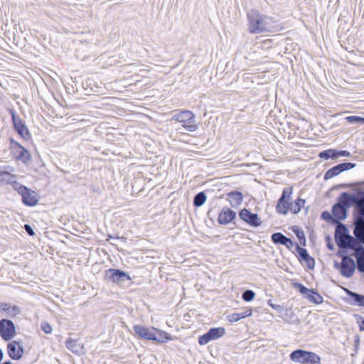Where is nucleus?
<instances>
[{
    "label": "nucleus",
    "mask_w": 364,
    "mask_h": 364,
    "mask_svg": "<svg viewBox=\"0 0 364 364\" xmlns=\"http://www.w3.org/2000/svg\"><path fill=\"white\" fill-rule=\"evenodd\" d=\"M24 230L31 236L35 235V232L29 225H24Z\"/></svg>",
    "instance_id": "nucleus-41"
},
{
    "label": "nucleus",
    "mask_w": 364,
    "mask_h": 364,
    "mask_svg": "<svg viewBox=\"0 0 364 364\" xmlns=\"http://www.w3.org/2000/svg\"><path fill=\"white\" fill-rule=\"evenodd\" d=\"M355 200L354 196L349 195L347 193H343L340 203L336 204L333 207V214L338 220H344L346 218V208L349 207L351 202Z\"/></svg>",
    "instance_id": "nucleus-2"
},
{
    "label": "nucleus",
    "mask_w": 364,
    "mask_h": 364,
    "mask_svg": "<svg viewBox=\"0 0 364 364\" xmlns=\"http://www.w3.org/2000/svg\"><path fill=\"white\" fill-rule=\"evenodd\" d=\"M206 200V196L203 192L198 193L194 198L193 204L196 207L201 206Z\"/></svg>",
    "instance_id": "nucleus-28"
},
{
    "label": "nucleus",
    "mask_w": 364,
    "mask_h": 364,
    "mask_svg": "<svg viewBox=\"0 0 364 364\" xmlns=\"http://www.w3.org/2000/svg\"><path fill=\"white\" fill-rule=\"evenodd\" d=\"M41 328L47 334L51 333L53 331L51 326L46 321L41 322Z\"/></svg>",
    "instance_id": "nucleus-33"
},
{
    "label": "nucleus",
    "mask_w": 364,
    "mask_h": 364,
    "mask_svg": "<svg viewBox=\"0 0 364 364\" xmlns=\"http://www.w3.org/2000/svg\"><path fill=\"white\" fill-rule=\"evenodd\" d=\"M226 333L225 328H212L206 333L198 338V343L205 346L211 341H215L222 338Z\"/></svg>",
    "instance_id": "nucleus-6"
},
{
    "label": "nucleus",
    "mask_w": 364,
    "mask_h": 364,
    "mask_svg": "<svg viewBox=\"0 0 364 364\" xmlns=\"http://www.w3.org/2000/svg\"><path fill=\"white\" fill-rule=\"evenodd\" d=\"M228 319L230 323H235L242 318H240V316L238 314V313H234L228 316Z\"/></svg>",
    "instance_id": "nucleus-37"
},
{
    "label": "nucleus",
    "mask_w": 364,
    "mask_h": 364,
    "mask_svg": "<svg viewBox=\"0 0 364 364\" xmlns=\"http://www.w3.org/2000/svg\"><path fill=\"white\" fill-rule=\"evenodd\" d=\"M154 329L155 332L157 333V334L156 333V341L159 343H166L168 341H171L173 339V337L170 336L167 332L159 328Z\"/></svg>",
    "instance_id": "nucleus-23"
},
{
    "label": "nucleus",
    "mask_w": 364,
    "mask_h": 364,
    "mask_svg": "<svg viewBox=\"0 0 364 364\" xmlns=\"http://www.w3.org/2000/svg\"><path fill=\"white\" fill-rule=\"evenodd\" d=\"M298 254H299V257H301V259H303L306 262V264L309 268H310V269L314 268V259L311 256H309V255L308 254L307 250L306 249L302 248V247H299L298 248Z\"/></svg>",
    "instance_id": "nucleus-20"
},
{
    "label": "nucleus",
    "mask_w": 364,
    "mask_h": 364,
    "mask_svg": "<svg viewBox=\"0 0 364 364\" xmlns=\"http://www.w3.org/2000/svg\"><path fill=\"white\" fill-rule=\"evenodd\" d=\"M172 120L182 123L183 127L188 132H195L198 129L194 114L185 110L173 116Z\"/></svg>",
    "instance_id": "nucleus-4"
},
{
    "label": "nucleus",
    "mask_w": 364,
    "mask_h": 364,
    "mask_svg": "<svg viewBox=\"0 0 364 364\" xmlns=\"http://www.w3.org/2000/svg\"><path fill=\"white\" fill-rule=\"evenodd\" d=\"M236 215V213L230 208H223L218 216V222L226 225L230 223Z\"/></svg>",
    "instance_id": "nucleus-16"
},
{
    "label": "nucleus",
    "mask_w": 364,
    "mask_h": 364,
    "mask_svg": "<svg viewBox=\"0 0 364 364\" xmlns=\"http://www.w3.org/2000/svg\"><path fill=\"white\" fill-rule=\"evenodd\" d=\"M288 208H289V212H291L294 214H296L300 211V209L298 207L296 202H291L289 203V207Z\"/></svg>",
    "instance_id": "nucleus-35"
},
{
    "label": "nucleus",
    "mask_w": 364,
    "mask_h": 364,
    "mask_svg": "<svg viewBox=\"0 0 364 364\" xmlns=\"http://www.w3.org/2000/svg\"><path fill=\"white\" fill-rule=\"evenodd\" d=\"M23 156H24V164L26 163L27 160H29L30 159V154H28V152L27 151L26 149H24V154H23Z\"/></svg>",
    "instance_id": "nucleus-44"
},
{
    "label": "nucleus",
    "mask_w": 364,
    "mask_h": 364,
    "mask_svg": "<svg viewBox=\"0 0 364 364\" xmlns=\"http://www.w3.org/2000/svg\"><path fill=\"white\" fill-rule=\"evenodd\" d=\"M0 311L6 312L9 316H14L20 313V308L16 306H11L9 303H1Z\"/></svg>",
    "instance_id": "nucleus-18"
},
{
    "label": "nucleus",
    "mask_w": 364,
    "mask_h": 364,
    "mask_svg": "<svg viewBox=\"0 0 364 364\" xmlns=\"http://www.w3.org/2000/svg\"><path fill=\"white\" fill-rule=\"evenodd\" d=\"M255 296V294L252 290H246L242 295V299L245 301H251L254 299Z\"/></svg>",
    "instance_id": "nucleus-32"
},
{
    "label": "nucleus",
    "mask_w": 364,
    "mask_h": 364,
    "mask_svg": "<svg viewBox=\"0 0 364 364\" xmlns=\"http://www.w3.org/2000/svg\"><path fill=\"white\" fill-rule=\"evenodd\" d=\"M326 214V213H323L322 214V216L324 218Z\"/></svg>",
    "instance_id": "nucleus-48"
},
{
    "label": "nucleus",
    "mask_w": 364,
    "mask_h": 364,
    "mask_svg": "<svg viewBox=\"0 0 364 364\" xmlns=\"http://www.w3.org/2000/svg\"><path fill=\"white\" fill-rule=\"evenodd\" d=\"M336 159L340 157V156H346V157H348L350 156V154L349 151H336Z\"/></svg>",
    "instance_id": "nucleus-40"
},
{
    "label": "nucleus",
    "mask_w": 364,
    "mask_h": 364,
    "mask_svg": "<svg viewBox=\"0 0 364 364\" xmlns=\"http://www.w3.org/2000/svg\"><path fill=\"white\" fill-rule=\"evenodd\" d=\"M336 150L334 149H328L323 151H321L319 154V157L324 159H336Z\"/></svg>",
    "instance_id": "nucleus-29"
},
{
    "label": "nucleus",
    "mask_w": 364,
    "mask_h": 364,
    "mask_svg": "<svg viewBox=\"0 0 364 364\" xmlns=\"http://www.w3.org/2000/svg\"><path fill=\"white\" fill-rule=\"evenodd\" d=\"M359 206V213L360 215V217L364 216V204H358Z\"/></svg>",
    "instance_id": "nucleus-43"
},
{
    "label": "nucleus",
    "mask_w": 364,
    "mask_h": 364,
    "mask_svg": "<svg viewBox=\"0 0 364 364\" xmlns=\"http://www.w3.org/2000/svg\"><path fill=\"white\" fill-rule=\"evenodd\" d=\"M289 357L292 361L303 364H318L321 360L320 357L316 353L303 350L293 351Z\"/></svg>",
    "instance_id": "nucleus-3"
},
{
    "label": "nucleus",
    "mask_w": 364,
    "mask_h": 364,
    "mask_svg": "<svg viewBox=\"0 0 364 364\" xmlns=\"http://www.w3.org/2000/svg\"><path fill=\"white\" fill-rule=\"evenodd\" d=\"M296 203L297 204L298 207L301 210V208L304 205L305 200L301 198H298L296 201Z\"/></svg>",
    "instance_id": "nucleus-42"
},
{
    "label": "nucleus",
    "mask_w": 364,
    "mask_h": 364,
    "mask_svg": "<svg viewBox=\"0 0 364 364\" xmlns=\"http://www.w3.org/2000/svg\"><path fill=\"white\" fill-rule=\"evenodd\" d=\"M3 355H4V354H3V351H2V350L0 348V362H1V361L2 360V359H3Z\"/></svg>",
    "instance_id": "nucleus-47"
},
{
    "label": "nucleus",
    "mask_w": 364,
    "mask_h": 364,
    "mask_svg": "<svg viewBox=\"0 0 364 364\" xmlns=\"http://www.w3.org/2000/svg\"><path fill=\"white\" fill-rule=\"evenodd\" d=\"M297 285L299 287V291L301 292V294H306L307 296L311 289H309L304 287L301 284H297Z\"/></svg>",
    "instance_id": "nucleus-39"
},
{
    "label": "nucleus",
    "mask_w": 364,
    "mask_h": 364,
    "mask_svg": "<svg viewBox=\"0 0 364 364\" xmlns=\"http://www.w3.org/2000/svg\"><path fill=\"white\" fill-rule=\"evenodd\" d=\"M11 153L17 160L23 157V147L17 142L11 140Z\"/></svg>",
    "instance_id": "nucleus-25"
},
{
    "label": "nucleus",
    "mask_w": 364,
    "mask_h": 364,
    "mask_svg": "<svg viewBox=\"0 0 364 364\" xmlns=\"http://www.w3.org/2000/svg\"><path fill=\"white\" fill-rule=\"evenodd\" d=\"M26 132V133H24V136H23V139H26V135H29V133L28 132V130L26 129V127L24 126V132Z\"/></svg>",
    "instance_id": "nucleus-46"
},
{
    "label": "nucleus",
    "mask_w": 364,
    "mask_h": 364,
    "mask_svg": "<svg viewBox=\"0 0 364 364\" xmlns=\"http://www.w3.org/2000/svg\"><path fill=\"white\" fill-rule=\"evenodd\" d=\"M13 178L11 179L12 182L10 181L9 182L13 183H14V185H13V187L18 191V193L23 196V186L21 185L20 183L16 182L14 181V176H12Z\"/></svg>",
    "instance_id": "nucleus-34"
},
{
    "label": "nucleus",
    "mask_w": 364,
    "mask_h": 364,
    "mask_svg": "<svg viewBox=\"0 0 364 364\" xmlns=\"http://www.w3.org/2000/svg\"><path fill=\"white\" fill-rule=\"evenodd\" d=\"M65 346L68 349L74 353L80 354L83 352V346L75 340H68L65 343Z\"/></svg>",
    "instance_id": "nucleus-21"
},
{
    "label": "nucleus",
    "mask_w": 364,
    "mask_h": 364,
    "mask_svg": "<svg viewBox=\"0 0 364 364\" xmlns=\"http://www.w3.org/2000/svg\"><path fill=\"white\" fill-rule=\"evenodd\" d=\"M360 328L361 331H364V318L362 319V321L360 323Z\"/></svg>",
    "instance_id": "nucleus-45"
},
{
    "label": "nucleus",
    "mask_w": 364,
    "mask_h": 364,
    "mask_svg": "<svg viewBox=\"0 0 364 364\" xmlns=\"http://www.w3.org/2000/svg\"><path fill=\"white\" fill-rule=\"evenodd\" d=\"M0 335L5 341H9L14 336L15 326L11 320L6 318L0 320Z\"/></svg>",
    "instance_id": "nucleus-8"
},
{
    "label": "nucleus",
    "mask_w": 364,
    "mask_h": 364,
    "mask_svg": "<svg viewBox=\"0 0 364 364\" xmlns=\"http://www.w3.org/2000/svg\"><path fill=\"white\" fill-rule=\"evenodd\" d=\"M272 240L276 244H282L286 245L288 247L292 245V242L291 239L287 237L280 232H276L272 234Z\"/></svg>",
    "instance_id": "nucleus-19"
},
{
    "label": "nucleus",
    "mask_w": 364,
    "mask_h": 364,
    "mask_svg": "<svg viewBox=\"0 0 364 364\" xmlns=\"http://www.w3.org/2000/svg\"><path fill=\"white\" fill-rule=\"evenodd\" d=\"M240 217L242 220L252 226L257 227L261 224V220L259 218L257 214L252 213L247 209H242L240 212Z\"/></svg>",
    "instance_id": "nucleus-13"
},
{
    "label": "nucleus",
    "mask_w": 364,
    "mask_h": 364,
    "mask_svg": "<svg viewBox=\"0 0 364 364\" xmlns=\"http://www.w3.org/2000/svg\"><path fill=\"white\" fill-rule=\"evenodd\" d=\"M40 199L38 193L24 186V205L35 206Z\"/></svg>",
    "instance_id": "nucleus-14"
},
{
    "label": "nucleus",
    "mask_w": 364,
    "mask_h": 364,
    "mask_svg": "<svg viewBox=\"0 0 364 364\" xmlns=\"http://www.w3.org/2000/svg\"><path fill=\"white\" fill-rule=\"evenodd\" d=\"M154 328H148L141 325H136L134 326V330L136 334L142 338L146 340L154 341L156 340V333Z\"/></svg>",
    "instance_id": "nucleus-12"
},
{
    "label": "nucleus",
    "mask_w": 364,
    "mask_h": 364,
    "mask_svg": "<svg viewBox=\"0 0 364 364\" xmlns=\"http://www.w3.org/2000/svg\"><path fill=\"white\" fill-rule=\"evenodd\" d=\"M336 238L338 246L343 248H354V245L356 243L355 240L347 234L346 228L341 223H339L336 227Z\"/></svg>",
    "instance_id": "nucleus-5"
},
{
    "label": "nucleus",
    "mask_w": 364,
    "mask_h": 364,
    "mask_svg": "<svg viewBox=\"0 0 364 364\" xmlns=\"http://www.w3.org/2000/svg\"><path fill=\"white\" fill-rule=\"evenodd\" d=\"M355 166V164L352 163H343L340 164L337 166H333L331 169H329L324 176V178L326 180L331 179L333 177L338 175L341 172L351 169Z\"/></svg>",
    "instance_id": "nucleus-11"
},
{
    "label": "nucleus",
    "mask_w": 364,
    "mask_h": 364,
    "mask_svg": "<svg viewBox=\"0 0 364 364\" xmlns=\"http://www.w3.org/2000/svg\"><path fill=\"white\" fill-rule=\"evenodd\" d=\"M350 295L353 299V303L355 304L364 306V296L353 292H350Z\"/></svg>",
    "instance_id": "nucleus-30"
},
{
    "label": "nucleus",
    "mask_w": 364,
    "mask_h": 364,
    "mask_svg": "<svg viewBox=\"0 0 364 364\" xmlns=\"http://www.w3.org/2000/svg\"><path fill=\"white\" fill-rule=\"evenodd\" d=\"M228 197L232 206H237L242 202V195L240 192L230 193Z\"/></svg>",
    "instance_id": "nucleus-24"
},
{
    "label": "nucleus",
    "mask_w": 364,
    "mask_h": 364,
    "mask_svg": "<svg viewBox=\"0 0 364 364\" xmlns=\"http://www.w3.org/2000/svg\"><path fill=\"white\" fill-rule=\"evenodd\" d=\"M9 112L11 114L12 121L15 129L17 131V132L21 136H23V122L21 119L16 116L15 112L13 109H10Z\"/></svg>",
    "instance_id": "nucleus-22"
},
{
    "label": "nucleus",
    "mask_w": 364,
    "mask_h": 364,
    "mask_svg": "<svg viewBox=\"0 0 364 364\" xmlns=\"http://www.w3.org/2000/svg\"><path fill=\"white\" fill-rule=\"evenodd\" d=\"M346 120L350 124L360 123L364 124V117L358 116H349L346 117Z\"/></svg>",
    "instance_id": "nucleus-31"
},
{
    "label": "nucleus",
    "mask_w": 364,
    "mask_h": 364,
    "mask_svg": "<svg viewBox=\"0 0 364 364\" xmlns=\"http://www.w3.org/2000/svg\"><path fill=\"white\" fill-rule=\"evenodd\" d=\"M0 176H3V178L4 180H6L7 181H11V179L13 178V176L11 175H10L7 171H1V168L0 167Z\"/></svg>",
    "instance_id": "nucleus-38"
},
{
    "label": "nucleus",
    "mask_w": 364,
    "mask_h": 364,
    "mask_svg": "<svg viewBox=\"0 0 364 364\" xmlns=\"http://www.w3.org/2000/svg\"><path fill=\"white\" fill-rule=\"evenodd\" d=\"M292 194L291 188H285L283 190L282 195L279 198L277 205V210L279 213L286 215L289 213V200Z\"/></svg>",
    "instance_id": "nucleus-7"
},
{
    "label": "nucleus",
    "mask_w": 364,
    "mask_h": 364,
    "mask_svg": "<svg viewBox=\"0 0 364 364\" xmlns=\"http://www.w3.org/2000/svg\"><path fill=\"white\" fill-rule=\"evenodd\" d=\"M358 269L360 272H364V250H357L355 253Z\"/></svg>",
    "instance_id": "nucleus-26"
},
{
    "label": "nucleus",
    "mask_w": 364,
    "mask_h": 364,
    "mask_svg": "<svg viewBox=\"0 0 364 364\" xmlns=\"http://www.w3.org/2000/svg\"><path fill=\"white\" fill-rule=\"evenodd\" d=\"M307 298L309 299V301H311L316 304H321L323 301V297L318 293L314 291L312 289L310 291L309 294H308Z\"/></svg>",
    "instance_id": "nucleus-27"
},
{
    "label": "nucleus",
    "mask_w": 364,
    "mask_h": 364,
    "mask_svg": "<svg viewBox=\"0 0 364 364\" xmlns=\"http://www.w3.org/2000/svg\"><path fill=\"white\" fill-rule=\"evenodd\" d=\"M23 347L18 342H13L8 344V353L12 359H18L21 357Z\"/></svg>",
    "instance_id": "nucleus-17"
},
{
    "label": "nucleus",
    "mask_w": 364,
    "mask_h": 364,
    "mask_svg": "<svg viewBox=\"0 0 364 364\" xmlns=\"http://www.w3.org/2000/svg\"><path fill=\"white\" fill-rule=\"evenodd\" d=\"M354 235L358 241L364 244V218L358 217L355 221Z\"/></svg>",
    "instance_id": "nucleus-15"
},
{
    "label": "nucleus",
    "mask_w": 364,
    "mask_h": 364,
    "mask_svg": "<svg viewBox=\"0 0 364 364\" xmlns=\"http://www.w3.org/2000/svg\"><path fill=\"white\" fill-rule=\"evenodd\" d=\"M355 268V264L353 259L349 257H344L342 259L341 264V274L345 277H350Z\"/></svg>",
    "instance_id": "nucleus-10"
},
{
    "label": "nucleus",
    "mask_w": 364,
    "mask_h": 364,
    "mask_svg": "<svg viewBox=\"0 0 364 364\" xmlns=\"http://www.w3.org/2000/svg\"><path fill=\"white\" fill-rule=\"evenodd\" d=\"M105 277L107 279L116 284H119L124 282L125 280H131V277L127 273L115 269H107L105 272Z\"/></svg>",
    "instance_id": "nucleus-9"
},
{
    "label": "nucleus",
    "mask_w": 364,
    "mask_h": 364,
    "mask_svg": "<svg viewBox=\"0 0 364 364\" xmlns=\"http://www.w3.org/2000/svg\"><path fill=\"white\" fill-rule=\"evenodd\" d=\"M248 31L252 34H259L277 31L272 18L261 14L257 11H251L247 14Z\"/></svg>",
    "instance_id": "nucleus-1"
},
{
    "label": "nucleus",
    "mask_w": 364,
    "mask_h": 364,
    "mask_svg": "<svg viewBox=\"0 0 364 364\" xmlns=\"http://www.w3.org/2000/svg\"><path fill=\"white\" fill-rule=\"evenodd\" d=\"M252 314V309L248 307L245 309L242 312L238 313V314L240 316L241 318H244L248 316H250Z\"/></svg>",
    "instance_id": "nucleus-36"
}]
</instances>
